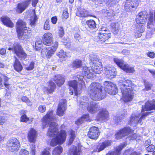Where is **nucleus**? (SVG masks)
I'll use <instances>...</instances> for the list:
<instances>
[{
  "label": "nucleus",
  "mask_w": 155,
  "mask_h": 155,
  "mask_svg": "<svg viewBox=\"0 0 155 155\" xmlns=\"http://www.w3.org/2000/svg\"><path fill=\"white\" fill-rule=\"evenodd\" d=\"M71 151L72 152L73 155H80V149L75 146H73L71 149Z\"/></svg>",
  "instance_id": "obj_41"
},
{
  "label": "nucleus",
  "mask_w": 155,
  "mask_h": 155,
  "mask_svg": "<svg viewBox=\"0 0 155 155\" xmlns=\"http://www.w3.org/2000/svg\"><path fill=\"white\" fill-rule=\"evenodd\" d=\"M106 32H108V29L107 28L104 27H102L101 28V30L100 32L99 33H103L104 34L106 33Z\"/></svg>",
  "instance_id": "obj_61"
},
{
  "label": "nucleus",
  "mask_w": 155,
  "mask_h": 155,
  "mask_svg": "<svg viewBox=\"0 0 155 155\" xmlns=\"http://www.w3.org/2000/svg\"><path fill=\"white\" fill-rule=\"evenodd\" d=\"M54 80L57 84L59 86L62 85L64 81V78L60 75H55Z\"/></svg>",
  "instance_id": "obj_32"
},
{
  "label": "nucleus",
  "mask_w": 155,
  "mask_h": 155,
  "mask_svg": "<svg viewBox=\"0 0 155 155\" xmlns=\"http://www.w3.org/2000/svg\"><path fill=\"white\" fill-rule=\"evenodd\" d=\"M82 65V61L81 60L78 59L73 61L71 64L72 67L75 69L79 68L81 67Z\"/></svg>",
  "instance_id": "obj_35"
},
{
  "label": "nucleus",
  "mask_w": 155,
  "mask_h": 155,
  "mask_svg": "<svg viewBox=\"0 0 155 155\" xmlns=\"http://www.w3.org/2000/svg\"><path fill=\"white\" fill-rule=\"evenodd\" d=\"M16 31L19 39L24 40L27 38L28 33V28L26 27V23L22 20H19L16 24Z\"/></svg>",
  "instance_id": "obj_5"
},
{
  "label": "nucleus",
  "mask_w": 155,
  "mask_h": 155,
  "mask_svg": "<svg viewBox=\"0 0 155 155\" xmlns=\"http://www.w3.org/2000/svg\"><path fill=\"white\" fill-rule=\"evenodd\" d=\"M89 59L93 63V64H96L99 61V58L98 56L94 54H91L89 55Z\"/></svg>",
  "instance_id": "obj_38"
},
{
  "label": "nucleus",
  "mask_w": 155,
  "mask_h": 155,
  "mask_svg": "<svg viewBox=\"0 0 155 155\" xmlns=\"http://www.w3.org/2000/svg\"><path fill=\"white\" fill-rule=\"evenodd\" d=\"M82 74L88 78H91L93 76L92 69L91 68H88L86 66L83 68Z\"/></svg>",
  "instance_id": "obj_22"
},
{
  "label": "nucleus",
  "mask_w": 155,
  "mask_h": 155,
  "mask_svg": "<svg viewBox=\"0 0 155 155\" xmlns=\"http://www.w3.org/2000/svg\"><path fill=\"white\" fill-rule=\"evenodd\" d=\"M13 49L15 54L17 55L23 51V49L18 42L15 43L13 44Z\"/></svg>",
  "instance_id": "obj_31"
},
{
  "label": "nucleus",
  "mask_w": 155,
  "mask_h": 155,
  "mask_svg": "<svg viewBox=\"0 0 155 155\" xmlns=\"http://www.w3.org/2000/svg\"><path fill=\"white\" fill-rule=\"evenodd\" d=\"M38 110L41 113L44 112L46 110V107L45 106H40L38 107Z\"/></svg>",
  "instance_id": "obj_58"
},
{
  "label": "nucleus",
  "mask_w": 155,
  "mask_h": 155,
  "mask_svg": "<svg viewBox=\"0 0 155 155\" xmlns=\"http://www.w3.org/2000/svg\"><path fill=\"white\" fill-rule=\"evenodd\" d=\"M155 146L153 144H151L149 146L146 148V150L148 152H152L155 149Z\"/></svg>",
  "instance_id": "obj_51"
},
{
  "label": "nucleus",
  "mask_w": 155,
  "mask_h": 155,
  "mask_svg": "<svg viewBox=\"0 0 155 155\" xmlns=\"http://www.w3.org/2000/svg\"><path fill=\"white\" fill-rule=\"evenodd\" d=\"M7 144L8 150L11 152L18 150L20 146L19 141L16 138L9 140Z\"/></svg>",
  "instance_id": "obj_7"
},
{
  "label": "nucleus",
  "mask_w": 155,
  "mask_h": 155,
  "mask_svg": "<svg viewBox=\"0 0 155 155\" xmlns=\"http://www.w3.org/2000/svg\"><path fill=\"white\" fill-rule=\"evenodd\" d=\"M86 24L89 29L91 30L96 29L97 28V24L93 20H90L86 21Z\"/></svg>",
  "instance_id": "obj_34"
},
{
  "label": "nucleus",
  "mask_w": 155,
  "mask_h": 155,
  "mask_svg": "<svg viewBox=\"0 0 155 155\" xmlns=\"http://www.w3.org/2000/svg\"><path fill=\"white\" fill-rule=\"evenodd\" d=\"M127 143H126L120 145L116 149V151L111 152L108 153L106 155H120V152L125 147Z\"/></svg>",
  "instance_id": "obj_28"
},
{
  "label": "nucleus",
  "mask_w": 155,
  "mask_h": 155,
  "mask_svg": "<svg viewBox=\"0 0 155 155\" xmlns=\"http://www.w3.org/2000/svg\"><path fill=\"white\" fill-rule=\"evenodd\" d=\"M16 55L21 60H24L27 57V54L23 51Z\"/></svg>",
  "instance_id": "obj_44"
},
{
  "label": "nucleus",
  "mask_w": 155,
  "mask_h": 155,
  "mask_svg": "<svg viewBox=\"0 0 155 155\" xmlns=\"http://www.w3.org/2000/svg\"><path fill=\"white\" fill-rule=\"evenodd\" d=\"M42 42L41 41H37L35 42V47L37 51L39 50L42 47Z\"/></svg>",
  "instance_id": "obj_47"
},
{
  "label": "nucleus",
  "mask_w": 155,
  "mask_h": 155,
  "mask_svg": "<svg viewBox=\"0 0 155 155\" xmlns=\"http://www.w3.org/2000/svg\"><path fill=\"white\" fill-rule=\"evenodd\" d=\"M1 20L5 25L7 26L12 28L13 26V24L10 18L7 16L2 17L1 18Z\"/></svg>",
  "instance_id": "obj_26"
},
{
  "label": "nucleus",
  "mask_w": 155,
  "mask_h": 155,
  "mask_svg": "<svg viewBox=\"0 0 155 155\" xmlns=\"http://www.w3.org/2000/svg\"><path fill=\"white\" fill-rule=\"evenodd\" d=\"M21 100L24 102L26 103L28 105L31 106L32 104L28 98L25 96H24L21 97Z\"/></svg>",
  "instance_id": "obj_49"
},
{
  "label": "nucleus",
  "mask_w": 155,
  "mask_h": 155,
  "mask_svg": "<svg viewBox=\"0 0 155 155\" xmlns=\"http://www.w3.org/2000/svg\"><path fill=\"white\" fill-rule=\"evenodd\" d=\"M88 118V114H86L84 115L82 117L76 121L75 123L78 125H79V124L83 123L84 121L87 120Z\"/></svg>",
  "instance_id": "obj_39"
},
{
  "label": "nucleus",
  "mask_w": 155,
  "mask_h": 155,
  "mask_svg": "<svg viewBox=\"0 0 155 155\" xmlns=\"http://www.w3.org/2000/svg\"><path fill=\"white\" fill-rule=\"evenodd\" d=\"M147 55L151 58H154L155 57V54L153 52H150L147 53Z\"/></svg>",
  "instance_id": "obj_63"
},
{
  "label": "nucleus",
  "mask_w": 155,
  "mask_h": 155,
  "mask_svg": "<svg viewBox=\"0 0 155 155\" xmlns=\"http://www.w3.org/2000/svg\"><path fill=\"white\" fill-rule=\"evenodd\" d=\"M147 20V16L143 14V12H140L138 15L137 16L136 18V25H143V24Z\"/></svg>",
  "instance_id": "obj_21"
},
{
  "label": "nucleus",
  "mask_w": 155,
  "mask_h": 155,
  "mask_svg": "<svg viewBox=\"0 0 155 155\" xmlns=\"http://www.w3.org/2000/svg\"><path fill=\"white\" fill-rule=\"evenodd\" d=\"M70 138L68 144L69 145H71L75 137V133L74 131H71L70 132Z\"/></svg>",
  "instance_id": "obj_43"
},
{
  "label": "nucleus",
  "mask_w": 155,
  "mask_h": 155,
  "mask_svg": "<svg viewBox=\"0 0 155 155\" xmlns=\"http://www.w3.org/2000/svg\"><path fill=\"white\" fill-rule=\"evenodd\" d=\"M112 142L110 140L105 141L102 142L100 145L98 146L97 150L100 152L104 150L106 147L111 145Z\"/></svg>",
  "instance_id": "obj_27"
},
{
  "label": "nucleus",
  "mask_w": 155,
  "mask_h": 155,
  "mask_svg": "<svg viewBox=\"0 0 155 155\" xmlns=\"http://www.w3.org/2000/svg\"><path fill=\"white\" fill-rule=\"evenodd\" d=\"M57 55L60 58H65L66 55L63 50L61 49L58 53H57Z\"/></svg>",
  "instance_id": "obj_48"
},
{
  "label": "nucleus",
  "mask_w": 155,
  "mask_h": 155,
  "mask_svg": "<svg viewBox=\"0 0 155 155\" xmlns=\"http://www.w3.org/2000/svg\"><path fill=\"white\" fill-rule=\"evenodd\" d=\"M144 31V26L143 25H136V31L135 32V36L136 38H138L142 36V33Z\"/></svg>",
  "instance_id": "obj_24"
},
{
  "label": "nucleus",
  "mask_w": 155,
  "mask_h": 155,
  "mask_svg": "<svg viewBox=\"0 0 155 155\" xmlns=\"http://www.w3.org/2000/svg\"><path fill=\"white\" fill-rule=\"evenodd\" d=\"M68 84L70 87V91H71L69 92V93L71 95L73 94L74 91L76 96H77L78 93H80V90L78 91L79 89H78L77 87V82L76 80L69 81Z\"/></svg>",
  "instance_id": "obj_17"
},
{
  "label": "nucleus",
  "mask_w": 155,
  "mask_h": 155,
  "mask_svg": "<svg viewBox=\"0 0 155 155\" xmlns=\"http://www.w3.org/2000/svg\"><path fill=\"white\" fill-rule=\"evenodd\" d=\"M37 136V133L34 128H31L28 134V139L30 143H35Z\"/></svg>",
  "instance_id": "obj_20"
},
{
  "label": "nucleus",
  "mask_w": 155,
  "mask_h": 155,
  "mask_svg": "<svg viewBox=\"0 0 155 155\" xmlns=\"http://www.w3.org/2000/svg\"><path fill=\"white\" fill-rule=\"evenodd\" d=\"M62 149L61 147L59 146L55 147L53 151L52 155H59L62 153Z\"/></svg>",
  "instance_id": "obj_40"
},
{
  "label": "nucleus",
  "mask_w": 155,
  "mask_h": 155,
  "mask_svg": "<svg viewBox=\"0 0 155 155\" xmlns=\"http://www.w3.org/2000/svg\"><path fill=\"white\" fill-rule=\"evenodd\" d=\"M123 100L125 102L131 101L134 96L133 88L131 81L124 80L119 83Z\"/></svg>",
  "instance_id": "obj_2"
},
{
  "label": "nucleus",
  "mask_w": 155,
  "mask_h": 155,
  "mask_svg": "<svg viewBox=\"0 0 155 155\" xmlns=\"http://www.w3.org/2000/svg\"><path fill=\"white\" fill-rule=\"evenodd\" d=\"M59 36L62 37L64 35V31L63 28L62 27H60L59 28Z\"/></svg>",
  "instance_id": "obj_53"
},
{
  "label": "nucleus",
  "mask_w": 155,
  "mask_h": 155,
  "mask_svg": "<svg viewBox=\"0 0 155 155\" xmlns=\"http://www.w3.org/2000/svg\"><path fill=\"white\" fill-rule=\"evenodd\" d=\"M31 152L32 155H35V145L31 144Z\"/></svg>",
  "instance_id": "obj_56"
},
{
  "label": "nucleus",
  "mask_w": 155,
  "mask_h": 155,
  "mask_svg": "<svg viewBox=\"0 0 155 155\" xmlns=\"http://www.w3.org/2000/svg\"><path fill=\"white\" fill-rule=\"evenodd\" d=\"M58 42H55L52 47L46 48L45 54L46 58H50L58 48Z\"/></svg>",
  "instance_id": "obj_16"
},
{
  "label": "nucleus",
  "mask_w": 155,
  "mask_h": 155,
  "mask_svg": "<svg viewBox=\"0 0 155 155\" xmlns=\"http://www.w3.org/2000/svg\"><path fill=\"white\" fill-rule=\"evenodd\" d=\"M50 28L49 20H47L44 24V29L45 30H48L50 29Z\"/></svg>",
  "instance_id": "obj_52"
},
{
  "label": "nucleus",
  "mask_w": 155,
  "mask_h": 155,
  "mask_svg": "<svg viewBox=\"0 0 155 155\" xmlns=\"http://www.w3.org/2000/svg\"><path fill=\"white\" fill-rule=\"evenodd\" d=\"M104 73L110 78H113L116 75V69L111 66H106L104 68Z\"/></svg>",
  "instance_id": "obj_13"
},
{
  "label": "nucleus",
  "mask_w": 155,
  "mask_h": 155,
  "mask_svg": "<svg viewBox=\"0 0 155 155\" xmlns=\"http://www.w3.org/2000/svg\"><path fill=\"white\" fill-rule=\"evenodd\" d=\"M132 130L129 127H125L116 133L115 136L117 139L122 138L132 133Z\"/></svg>",
  "instance_id": "obj_9"
},
{
  "label": "nucleus",
  "mask_w": 155,
  "mask_h": 155,
  "mask_svg": "<svg viewBox=\"0 0 155 155\" xmlns=\"http://www.w3.org/2000/svg\"><path fill=\"white\" fill-rule=\"evenodd\" d=\"M150 113V112H147L145 113L141 116L139 118V117L138 116H135L132 115L131 118L130 119V122L132 125H133L134 124H137L138 123H140L142 119H144L145 117L147 116Z\"/></svg>",
  "instance_id": "obj_15"
},
{
  "label": "nucleus",
  "mask_w": 155,
  "mask_h": 155,
  "mask_svg": "<svg viewBox=\"0 0 155 155\" xmlns=\"http://www.w3.org/2000/svg\"><path fill=\"white\" fill-rule=\"evenodd\" d=\"M104 88L105 90V91H108V89H109V87H111L112 89H113V91H114L113 92H111L108 91L109 93V94L111 95H115L117 92V89L116 87V85L113 84L111 82L109 81H106L104 82Z\"/></svg>",
  "instance_id": "obj_14"
},
{
  "label": "nucleus",
  "mask_w": 155,
  "mask_h": 155,
  "mask_svg": "<svg viewBox=\"0 0 155 155\" xmlns=\"http://www.w3.org/2000/svg\"><path fill=\"white\" fill-rule=\"evenodd\" d=\"M53 38L51 33H45L42 38V42L45 45L49 46L53 43Z\"/></svg>",
  "instance_id": "obj_18"
},
{
  "label": "nucleus",
  "mask_w": 155,
  "mask_h": 155,
  "mask_svg": "<svg viewBox=\"0 0 155 155\" xmlns=\"http://www.w3.org/2000/svg\"><path fill=\"white\" fill-rule=\"evenodd\" d=\"M41 155H51L49 151L45 150L42 153Z\"/></svg>",
  "instance_id": "obj_64"
},
{
  "label": "nucleus",
  "mask_w": 155,
  "mask_h": 155,
  "mask_svg": "<svg viewBox=\"0 0 155 155\" xmlns=\"http://www.w3.org/2000/svg\"><path fill=\"white\" fill-rule=\"evenodd\" d=\"M5 121V118L2 116H0V125H2Z\"/></svg>",
  "instance_id": "obj_62"
},
{
  "label": "nucleus",
  "mask_w": 155,
  "mask_h": 155,
  "mask_svg": "<svg viewBox=\"0 0 155 155\" xmlns=\"http://www.w3.org/2000/svg\"><path fill=\"white\" fill-rule=\"evenodd\" d=\"M55 119V117L53 114V111L51 110L48 112L43 117L42 120V124L44 127L43 129L46 126L49 127L47 135L51 137L56 136L51 141L50 145L53 147L58 144L63 143L65 140L66 136V133L64 130H61L60 133L58 132L57 123L54 122H52Z\"/></svg>",
  "instance_id": "obj_1"
},
{
  "label": "nucleus",
  "mask_w": 155,
  "mask_h": 155,
  "mask_svg": "<svg viewBox=\"0 0 155 155\" xmlns=\"http://www.w3.org/2000/svg\"><path fill=\"white\" fill-rule=\"evenodd\" d=\"M112 31L114 34H117L120 29V25L118 23H112L111 24Z\"/></svg>",
  "instance_id": "obj_37"
},
{
  "label": "nucleus",
  "mask_w": 155,
  "mask_h": 155,
  "mask_svg": "<svg viewBox=\"0 0 155 155\" xmlns=\"http://www.w3.org/2000/svg\"><path fill=\"white\" fill-rule=\"evenodd\" d=\"M99 135V130L98 127L95 126L91 127L87 134V136L89 138L94 140H96Z\"/></svg>",
  "instance_id": "obj_11"
},
{
  "label": "nucleus",
  "mask_w": 155,
  "mask_h": 155,
  "mask_svg": "<svg viewBox=\"0 0 155 155\" xmlns=\"http://www.w3.org/2000/svg\"><path fill=\"white\" fill-rule=\"evenodd\" d=\"M140 0H127L125 4L124 7L126 11L130 12L133 8H136L138 6Z\"/></svg>",
  "instance_id": "obj_8"
},
{
  "label": "nucleus",
  "mask_w": 155,
  "mask_h": 155,
  "mask_svg": "<svg viewBox=\"0 0 155 155\" xmlns=\"http://www.w3.org/2000/svg\"><path fill=\"white\" fill-rule=\"evenodd\" d=\"M14 58H15L13 64L14 69L17 72H20L22 70L23 67L20 62L16 57L14 56Z\"/></svg>",
  "instance_id": "obj_25"
},
{
  "label": "nucleus",
  "mask_w": 155,
  "mask_h": 155,
  "mask_svg": "<svg viewBox=\"0 0 155 155\" xmlns=\"http://www.w3.org/2000/svg\"><path fill=\"white\" fill-rule=\"evenodd\" d=\"M94 73L100 74L102 72L103 68L101 65L98 66L97 63L93 64L91 67Z\"/></svg>",
  "instance_id": "obj_29"
},
{
  "label": "nucleus",
  "mask_w": 155,
  "mask_h": 155,
  "mask_svg": "<svg viewBox=\"0 0 155 155\" xmlns=\"http://www.w3.org/2000/svg\"><path fill=\"white\" fill-rule=\"evenodd\" d=\"M80 102V107L84 109L87 108V110L92 114L96 113L100 108L98 105L95 102L91 101L89 103L88 98L86 97L81 98Z\"/></svg>",
  "instance_id": "obj_4"
},
{
  "label": "nucleus",
  "mask_w": 155,
  "mask_h": 155,
  "mask_svg": "<svg viewBox=\"0 0 155 155\" xmlns=\"http://www.w3.org/2000/svg\"><path fill=\"white\" fill-rule=\"evenodd\" d=\"M62 15L64 18L65 19H67L69 16L68 11L66 10L64 11L63 12Z\"/></svg>",
  "instance_id": "obj_60"
},
{
  "label": "nucleus",
  "mask_w": 155,
  "mask_h": 155,
  "mask_svg": "<svg viewBox=\"0 0 155 155\" xmlns=\"http://www.w3.org/2000/svg\"><path fill=\"white\" fill-rule=\"evenodd\" d=\"M123 112V113L121 114L120 117L117 116L115 117L114 120L116 124H120L121 120L127 115V111L125 110L124 109Z\"/></svg>",
  "instance_id": "obj_36"
},
{
  "label": "nucleus",
  "mask_w": 155,
  "mask_h": 155,
  "mask_svg": "<svg viewBox=\"0 0 155 155\" xmlns=\"http://www.w3.org/2000/svg\"><path fill=\"white\" fill-rule=\"evenodd\" d=\"M91 98L95 101H99L103 99L106 96L104 92L102 91V86L98 83L93 82L89 87Z\"/></svg>",
  "instance_id": "obj_3"
},
{
  "label": "nucleus",
  "mask_w": 155,
  "mask_h": 155,
  "mask_svg": "<svg viewBox=\"0 0 155 155\" xmlns=\"http://www.w3.org/2000/svg\"><path fill=\"white\" fill-rule=\"evenodd\" d=\"M21 121L26 122L28 120L29 118L27 117L25 114H24L21 116Z\"/></svg>",
  "instance_id": "obj_54"
},
{
  "label": "nucleus",
  "mask_w": 155,
  "mask_h": 155,
  "mask_svg": "<svg viewBox=\"0 0 155 155\" xmlns=\"http://www.w3.org/2000/svg\"><path fill=\"white\" fill-rule=\"evenodd\" d=\"M35 63L33 61L31 62L29 67H26L25 68L26 70L27 71H30L32 70L34 68Z\"/></svg>",
  "instance_id": "obj_50"
},
{
  "label": "nucleus",
  "mask_w": 155,
  "mask_h": 155,
  "mask_svg": "<svg viewBox=\"0 0 155 155\" xmlns=\"http://www.w3.org/2000/svg\"><path fill=\"white\" fill-rule=\"evenodd\" d=\"M107 3L110 4V5H113L114 4L118 3V2L116 0H107Z\"/></svg>",
  "instance_id": "obj_59"
},
{
  "label": "nucleus",
  "mask_w": 155,
  "mask_h": 155,
  "mask_svg": "<svg viewBox=\"0 0 155 155\" xmlns=\"http://www.w3.org/2000/svg\"><path fill=\"white\" fill-rule=\"evenodd\" d=\"M67 106L66 100L64 99L61 100L57 110V114L60 116H63L67 109Z\"/></svg>",
  "instance_id": "obj_10"
},
{
  "label": "nucleus",
  "mask_w": 155,
  "mask_h": 155,
  "mask_svg": "<svg viewBox=\"0 0 155 155\" xmlns=\"http://www.w3.org/2000/svg\"><path fill=\"white\" fill-rule=\"evenodd\" d=\"M145 88L147 90H149L151 89L152 84L148 82H145Z\"/></svg>",
  "instance_id": "obj_55"
},
{
  "label": "nucleus",
  "mask_w": 155,
  "mask_h": 155,
  "mask_svg": "<svg viewBox=\"0 0 155 155\" xmlns=\"http://www.w3.org/2000/svg\"><path fill=\"white\" fill-rule=\"evenodd\" d=\"M107 16L109 17L114 16V11L112 10H109L107 12Z\"/></svg>",
  "instance_id": "obj_57"
},
{
  "label": "nucleus",
  "mask_w": 155,
  "mask_h": 155,
  "mask_svg": "<svg viewBox=\"0 0 155 155\" xmlns=\"http://www.w3.org/2000/svg\"><path fill=\"white\" fill-rule=\"evenodd\" d=\"M30 3L29 0L18 4L16 7L14 9L17 14H21L23 12L28 6Z\"/></svg>",
  "instance_id": "obj_12"
},
{
  "label": "nucleus",
  "mask_w": 155,
  "mask_h": 155,
  "mask_svg": "<svg viewBox=\"0 0 155 155\" xmlns=\"http://www.w3.org/2000/svg\"><path fill=\"white\" fill-rule=\"evenodd\" d=\"M107 32L106 33H99L98 37H99L101 40L103 41H105L107 39L108 35Z\"/></svg>",
  "instance_id": "obj_42"
},
{
  "label": "nucleus",
  "mask_w": 155,
  "mask_h": 155,
  "mask_svg": "<svg viewBox=\"0 0 155 155\" xmlns=\"http://www.w3.org/2000/svg\"><path fill=\"white\" fill-rule=\"evenodd\" d=\"M114 61L118 67L126 72L132 73L134 72V68L128 64H124V61L123 60L115 58Z\"/></svg>",
  "instance_id": "obj_6"
},
{
  "label": "nucleus",
  "mask_w": 155,
  "mask_h": 155,
  "mask_svg": "<svg viewBox=\"0 0 155 155\" xmlns=\"http://www.w3.org/2000/svg\"><path fill=\"white\" fill-rule=\"evenodd\" d=\"M97 117L102 120L107 119L108 118V112L105 109H103L99 112Z\"/></svg>",
  "instance_id": "obj_30"
},
{
  "label": "nucleus",
  "mask_w": 155,
  "mask_h": 155,
  "mask_svg": "<svg viewBox=\"0 0 155 155\" xmlns=\"http://www.w3.org/2000/svg\"><path fill=\"white\" fill-rule=\"evenodd\" d=\"M153 109H155V101H148L144 106H143L141 112L145 111H148Z\"/></svg>",
  "instance_id": "obj_19"
},
{
  "label": "nucleus",
  "mask_w": 155,
  "mask_h": 155,
  "mask_svg": "<svg viewBox=\"0 0 155 155\" xmlns=\"http://www.w3.org/2000/svg\"><path fill=\"white\" fill-rule=\"evenodd\" d=\"M56 87L55 84L51 81H50L48 83V87L46 90L47 93L51 94L52 93Z\"/></svg>",
  "instance_id": "obj_33"
},
{
  "label": "nucleus",
  "mask_w": 155,
  "mask_h": 155,
  "mask_svg": "<svg viewBox=\"0 0 155 155\" xmlns=\"http://www.w3.org/2000/svg\"><path fill=\"white\" fill-rule=\"evenodd\" d=\"M16 55L21 60H24L27 57V54L23 51Z\"/></svg>",
  "instance_id": "obj_45"
},
{
  "label": "nucleus",
  "mask_w": 155,
  "mask_h": 155,
  "mask_svg": "<svg viewBox=\"0 0 155 155\" xmlns=\"http://www.w3.org/2000/svg\"><path fill=\"white\" fill-rule=\"evenodd\" d=\"M76 15L81 17H86L88 16H92L89 14L87 10L83 8H79L76 13Z\"/></svg>",
  "instance_id": "obj_23"
},
{
  "label": "nucleus",
  "mask_w": 155,
  "mask_h": 155,
  "mask_svg": "<svg viewBox=\"0 0 155 155\" xmlns=\"http://www.w3.org/2000/svg\"><path fill=\"white\" fill-rule=\"evenodd\" d=\"M34 16L33 17L32 19H31V22L30 25L31 26H34L35 24V22L37 20V17L36 16L35 12L34 13Z\"/></svg>",
  "instance_id": "obj_46"
}]
</instances>
